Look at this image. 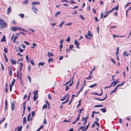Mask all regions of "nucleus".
Segmentation results:
<instances>
[{
  "instance_id": "680f3d73",
  "label": "nucleus",
  "mask_w": 131,
  "mask_h": 131,
  "mask_svg": "<svg viewBox=\"0 0 131 131\" xmlns=\"http://www.w3.org/2000/svg\"><path fill=\"white\" fill-rule=\"evenodd\" d=\"M66 41H68V42H69L70 41V37L68 36L67 39L66 40Z\"/></svg>"
},
{
  "instance_id": "e433bc0d",
  "label": "nucleus",
  "mask_w": 131,
  "mask_h": 131,
  "mask_svg": "<svg viewBox=\"0 0 131 131\" xmlns=\"http://www.w3.org/2000/svg\"><path fill=\"white\" fill-rule=\"evenodd\" d=\"M44 64V62H39L38 64V66H39V65H41L42 66H43Z\"/></svg>"
},
{
  "instance_id": "4468645a",
  "label": "nucleus",
  "mask_w": 131,
  "mask_h": 131,
  "mask_svg": "<svg viewBox=\"0 0 131 131\" xmlns=\"http://www.w3.org/2000/svg\"><path fill=\"white\" fill-rule=\"evenodd\" d=\"M31 4L32 5H39L40 4V3L38 2H32Z\"/></svg>"
},
{
  "instance_id": "774afa93",
  "label": "nucleus",
  "mask_w": 131,
  "mask_h": 131,
  "mask_svg": "<svg viewBox=\"0 0 131 131\" xmlns=\"http://www.w3.org/2000/svg\"><path fill=\"white\" fill-rule=\"evenodd\" d=\"M69 87L68 86H66V91H67L69 89Z\"/></svg>"
},
{
  "instance_id": "dca6fc26",
  "label": "nucleus",
  "mask_w": 131,
  "mask_h": 131,
  "mask_svg": "<svg viewBox=\"0 0 131 131\" xmlns=\"http://www.w3.org/2000/svg\"><path fill=\"white\" fill-rule=\"evenodd\" d=\"M11 10V7L10 6H9L8 8L7 11V14L8 15H9L10 14V13Z\"/></svg>"
},
{
  "instance_id": "4c0bfd02",
  "label": "nucleus",
  "mask_w": 131,
  "mask_h": 131,
  "mask_svg": "<svg viewBox=\"0 0 131 131\" xmlns=\"http://www.w3.org/2000/svg\"><path fill=\"white\" fill-rule=\"evenodd\" d=\"M71 78L70 81H69L66 82L64 84H63V85L64 86L67 85L68 83H69L71 82Z\"/></svg>"
},
{
  "instance_id": "37998d69",
  "label": "nucleus",
  "mask_w": 131,
  "mask_h": 131,
  "mask_svg": "<svg viewBox=\"0 0 131 131\" xmlns=\"http://www.w3.org/2000/svg\"><path fill=\"white\" fill-rule=\"evenodd\" d=\"M18 48L19 49V51L20 52H22L24 51V50L21 49L20 47H18Z\"/></svg>"
},
{
  "instance_id": "4be33fe9",
  "label": "nucleus",
  "mask_w": 131,
  "mask_h": 131,
  "mask_svg": "<svg viewBox=\"0 0 131 131\" xmlns=\"http://www.w3.org/2000/svg\"><path fill=\"white\" fill-rule=\"evenodd\" d=\"M72 99H71V100L69 102V104H68V105H70L71 103L72 102V101L73 99V96H76V95H74V94H72Z\"/></svg>"
},
{
  "instance_id": "49530a36",
  "label": "nucleus",
  "mask_w": 131,
  "mask_h": 131,
  "mask_svg": "<svg viewBox=\"0 0 131 131\" xmlns=\"http://www.w3.org/2000/svg\"><path fill=\"white\" fill-rule=\"evenodd\" d=\"M92 76L91 75H90L88 77H86L85 78V79H91L92 78Z\"/></svg>"
},
{
  "instance_id": "0e129e2a",
  "label": "nucleus",
  "mask_w": 131,
  "mask_h": 131,
  "mask_svg": "<svg viewBox=\"0 0 131 131\" xmlns=\"http://www.w3.org/2000/svg\"><path fill=\"white\" fill-rule=\"evenodd\" d=\"M111 61L113 62V63H114V64H115V61L113 60V59H112L111 58Z\"/></svg>"
},
{
  "instance_id": "7ed1b4c3",
  "label": "nucleus",
  "mask_w": 131,
  "mask_h": 131,
  "mask_svg": "<svg viewBox=\"0 0 131 131\" xmlns=\"http://www.w3.org/2000/svg\"><path fill=\"white\" fill-rule=\"evenodd\" d=\"M85 127V126L80 127L79 129H81L82 131H86L88 129V126H86V128H84Z\"/></svg>"
},
{
  "instance_id": "a211bd4d",
  "label": "nucleus",
  "mask_w": 131,
  "mask_h": 131,
  "mask_svg": "<svg viewBox=\"0 0 131 131\" xmlns=\"http://www.w3.org/2000/svg\"><path fill=\"white\" fill-rule=\"evenodd\" d=\"M17 30L19 31L22 30L24 31L25 32H26L27 31L25 29H24L20 27H17Z\"/></svg>"
},
{
  "instance_id": "a878e982",
  "label": "nucleus",
  "mask_w": 131,
  "mask_h": 131,
  "mask_svg": "<svg viewBox=\"0 0 131 131\" xmlns=\"http://www.w3.org/2000/svg\"><path fill=\"white\" fill-rule=\"evenodd\" d=\"M31 116V115L30 113H29V114L28 115L27 117V120L28 121H29L30 120V118Z\"/></svg>"
},
{
  "instance_id": "9b49d317",
  "label": "nucleus",
  "mask_w": 131,
  "mask_h": 131,
  "mask_svg": "<svg viewBox=\"0 0 131 131\" xmlns=\"http://www.w3.org/2000/svg\"><path fill=\"white\" fill-rule=\"evenodd\" d=\"M123 55L124 56H128L129 55H130V54L127 52L126 51H125L123 53Z\"/></svg>"
},
{
  "instance_id": "ea45409f",
  "label": "nucleus",
  "mask_w": 131,
  "mask_h": 131,
  "mask_svg": "<svg viewBox=\"0 0 131 131\" xmlns=\"http://www.w3.org/2000/svg\"><path fill=\"white\" fill-rule=\"evenodd\" d=\"M4 52L6 53H7L8 52V49L5 47L4 48Z\"/></svg>"
},
{
  "instance_id": "f257e3e1",
  "label": "nucleus",
  "mask_w": 131,
  "mask_h": 131,
  "mask_svg": "<svg viewBox=\"0 0 131 131\" xmlns=\"http://www.w3.org/2000/svg\"><path fill=\"white\" fill-rule=\"evenodd\" d=\"M7 26V23L5 22L4 20L0 19V28L3 29L6 28Z\"/></svg>"
},
{
  "instance_id": "a18cd8bd",
  "label": "nucleus",
  "mask_w": 131,
  "mask_h": 131,
  "mask_svg": "<svg viewBox=\"0 0 131 131\" xmlns=\"http://www.w3.org/2000/svg\"><path fill=\"white\" fill-rule=\"evenodd\" d=\"M108 14V12H106V14L105 15H104V16H103V18H106L108 15V14Z\"/></svg>"
},
{
  "instance_id": "338daca9",
  "label": "nucleus",
  "mask_w": 131,
  "mask_h": 131,
  "mask_svg": "<svg viewBox=\"0 0 131 131\" xmlns=\"http://www.w3.org/2000/svg\"><path fill=\"white\" fill-rule=\"evenodd\" d=\"M4 58H5V60L7 62H8V59H7V57H4Z\"/></svg>"
},
{
  "instance_id": "393cba45",
  "label": "nucleus",
  "mask_w": 131,
  "mask_h": 131,
  "mask_svg": "<svg viewBox=\"0 0 131 131\" xmlns=\"http://www.w3.org/2000/svg\"><path fill=\"white\" fill-rule=\"evenodd\" d=\"M48 57L53 56L54 55L53 54L51 53L48 51Z\"/></svg>"
},
{
  "instance_id": "8fccbe9b",
  "label": "nucleus",
  "mask_w": 131,
  "mask_h": 131,
  "mask_svg": "<svg viewBox=\"0 0 131 131\" xmlns=\"http://www.w3.org/2000/svg\"><path fill=\"white\" fill-rule=\"evenodd\" d=\"M30 62L31 63V64L33 65H34V62L32 60H31L30 61Z\"/></svg>"
},
{
  "instance_id": "473e14b6",
  "label": "nucleus",
  "mask_w": 131,
  "mask_h": 131,
  "mask_svg": "<svg viewBox=\"0 0 131 131\" xmlns=\"http://www.w3.org/2000/svg\"><path fill=\"white\" fill-rule=\"evenodd\" d=\"M5 110H6V109L7 107V105H8V102L7 100H6L5 102Z\"/></svg>"
},
{
  "instance_id": "052dcab7",
  "label": "nucleus",
  "mask_w": 131,
  "mask_h": 131,
  "mask_svg": "<svg viewBox=\"0 0 131 131\" xmlns=\"http://www.w3.org/2000/svg\"><path fill=\"white\" fill-rule=\"evenodd\" d=\"M69 49H71L72 48H73L74 47L73 46V45H71L70 46H69Z\"/></svg>"
},
{
  "instance_id": "20e7f679",
  "label": "nucleus",
  "mask_w": 131,
  "mask_h": 131,
  "mask_svg": "<svg viewBox=\"0 0 131 131\" xmlns=\"http://www.w3.org/2000/svg\"><path fill=\"white\" fill-rule=\"evenodd\" d=\"M10 60L12 63L14 65L16 64L17 62L15 60H14L13 58H10Z\"/></svg>"
},
{
  "instance_id": "aec40b11",
  "label": "nucleus",
  "mask_w": 131,
  "mask_h": 131,
  "mask_svg": "<svg viewBox=\"0 0 131 131\" xmlns=\"http://www.w3.org/2000/svg\"><path fill=\"white\" fill-rule=\"evenodd\" d=\"M26 102L25 101L24 102V103L23 104V110H26Z\"/></svg>"
},
{
  "instance_id": "bb28decb",
  "label": "nucleus",
  "mask_w": 131,
  "mask_h": 131,
  "mask_svg": "<svg viewBox=\"0 0 131 131\" xmlns=\"http://www.w3.org/2000/svg\"><path fill=\"white\" fill-rule=\"evenodd\" d=\"M15 79H14L13 81H12L11 84V86H13L14 85V83H15Z\"/></svg>"
},
{
  "instance_id": "423d86ee",
  "label": "nucleus",
  "mask_w": 131,
  "mask_h": 131,
  "mask_svg": "<svg viewBox=\"0 0 131 131\" xmlns=\"http://www.w3.org/2000/svg\"><path fill=\"white\" fill-rule=\"evenodd\" d=\"M74 43L75 45H76L77 47L78 48H79V44L78 43V41L77 40H75L74 41Z\"/></svg>"
},
{
  "instance_id": "b1692460",
  "label": "nucleus",
  "mask_w": 131,
  "mask_h": 131,
  "mask_svg": "<svg viewBox=\"0 0 131 131\" xmlns=\"http://www.w3.org/2000/svg\"><path fill=\"white\" fill-rule=\"evenodd\" d=\"M118 79H117L116 80L115 82H114V85L113 86H114L117 83H118L119 82L118 81Z\"/></svg>"
},
{
  "instance_id": "2eb2a0df",
  "label": "nucleus",
  "mask_w": 131,
  "mask_h": 131,
  "mask_svg": "<svg viewBox=\"0 0 131 131\" xmlns=\"http://www.w3.org/2000/svg\"><path fill=\"white\" fill-rule=\"evenodd\" d=\"M5 38V36H3L1 40V41L3 42L6 41Z\"/></svg>"
},
{
  "instance_id": "f3484780",
  "label": "nucleus",
  "mask_w": 131,
  "mask_h": 131,
  "mask_svg": "<svg viewBox=\"0 0 131 131\" xmlns=\"http://www.w3.org/2000/svg\"><path fill=\"white\" fill-rule=\"evenodd\" d=\"M23 127L22 126H18L17 128V131H21L22 130V128Z\"/></svg>"
},
{
  "instance_id": "f03ea898",
  "label": "nucleus",
  "mask_w": 131,
  "mask_h": 131,
  "mask_svg": "<svg viewBox=\"0 0 131 131\" xmlns=\"http://www.w3.org/2000/svg\"><path fill=\"white\" fill-rule=\"evenodd\" d=\"M93 36L92 34H91L90 32V31L89 30L88 31L87 35H86L85 36V38L86 39H90V38L92 37Z\"/></svg>"
},
{
  "instance_id": "58836bf2",
  "label": "nucleus",
  "mask_w": 131,
  "mask_h": 131,
  "mask_svg": "<svg viewBox=\"0 0 131 131\" xmlns=\"http://www.w3.org/2000/svg\"><path fill=\"white\" fill-rule=\"evenodd\" d=\"M101 110L103 112L105 113L106 111V110L105 108H101Z\"/></svg>"
},
{
  "instance_id": "5701e85b",
  "label": "nucleus",
  "mask_w": 131,
  "mask_h": 131,
  "mask_svg": "<svg viewBox=\"0 0 131 131\" xmlns=\"http://www.w3.org/2000/svg\"><path fill=\"white\" fill-rule=\"evenodd\" d=\"M71 119L72 118H70L69 120H63V122H71Z\"/></svg>"
},
{
  "instance_id": "a19ab883",
  "label": "nucleus",
  "mask_w": 131,
  "mask_h": 131,
  "mask_svg": "<svg viewBox=\"0 0 131 131\" xmlns=\"http://www.w3.org/2000/svg\"><path fill=\"white\" fill-rule=\"evenodd\" d=\"M61 14V13L59 11L57 12H56V13L55 14V17H56L59 14Z\"/></svg>"
},
{
  "instance_id": "9d476101",
  "label": "nucleus",
  "mask_w": 131,
  "mask_h": 131,
  "mask_svg": "<svg viewBox=\"0 0 131 131\" xmlns=\"http://www.w3.org/2000/svg\"><path fill=\"white\" fill-rule=\"evenodd\" d=\"M23 63L22 62H20V68L19 69V72L21 71L22 69H23Z\"/></svg>"
},
{
  "instance_id": "412c9836",
  "label": "nucleus",
  "mask_w": 131,
  "mask_h": 131,
  "mask_svg": "<svg viewBox=\"0 0 131 131\" xmlns=\"http://www.w3.org/2000/svg\"><path fill=\"white\" fill-rule=\"evenodd\" d=\"M27 122L26 119V117H24L23 121V125H24L25 123H26Z\"/></svg>"
},
{
  "instance_id": "4d7b16f0",
  "label": "nucleus",
  "mask_w": 131,
  "mask_h": 131,
  "mask_svg": "<svg viewBox=\"0 0 131 131\" xmlns=\"http://www.w3.org/2000/svg\"><path fill=\"white\" fill-rule=\"evenodd\" d=\"M118 4L115 7V10H117L118 9Z\"/></svg>"
},
{
  "instance_id": "de8ad7c7",
  "label": "nucleus",
  "mask_w": 131,
  "mask_h": 131,
  "mask_svg": "<svg viewBox=\"0 0 131 131\" xmlns=\"http://www.w3.org/2000/svg\"><path fill=\"white\" fill-rule=\"evenodd\" d=\"M94 123L96 125H97V126L98 127H99V124L96 121H95L94 122Z\"/></svg>"
},
{
  "instance_id": "72a5a7b5",
  "label": "nucleus",
  "mask_w": 131,
  "mask_h": 131,
  "mask_svg": "<svg viewBox=\"0 0 131 131\" xmlns=\"http://www.w3.org/2000/svg\"><path fill=\"white\" fill-rule=\"evenodd\" d=\"M83 108H82V109H80L79 110V114H78V115H79V118H80V114L81 113V112L83 111Z\"/></svg>"
},
{
  "instance_id": "f8f14e48",
  "label": "nucleus",
  "mask_w": 131,
  "mask_h": 131,
  "mask_svg": "<svg viewBox=\"0 0 131 131\" xmlns=\"http://www.w3.org/2000/svg\"><path fill=\"white\" fill-rule=\"evenodd\" d=\"M38 95V93H36L34 94L33 97V100L34 101H35L36 100L38 97L36 95Z\"/></svg>"
},
{
  "instance_id": "1a4fd4ad",
  "label": "nucleus",
  "mask_w": 131,
  "mask_h": 131,
  "mask_svg": "<svg viewBox=\"0 0 131 131\" xmlns=\"http://www.w3.org/2000/svg\"><path fill=\"white\" fill-rule=\"evenodd\" d=\"M32 9H33L34 10H33V11L36 14L37 13V12L35 11L34 10H36L37 11H38V10L37 9V8L35 6H33L32 7Z\"/></svg>"
},
{
  "instance_id": "bf43d9fd",
  "label": "nucleus",
  "mask_w": 131,
  "mask_h": 131,
  "mask_svg": "<svg viewBox=\"0 0 131 131\" xmlns=\"http://www.w3.org/2000/svg\"><path fill=\"white\" fill-rule=\"evenodd\" d=\"M9 89L10 92H11L12 89V86H11V85L10 84L9 85Z\"/></svg>"
},
{
  "instance_id": "c85d7f7f",
  "label": "nucleus",
  "mask_w": 131,
  "mask_h": 131,
  "mask_svg": "<svg viewBox=\"0 0 131 131\" xmlns=\"http://www.w3.org/2000/svg\"><path fill=\"white\" fill-rule=\"evenodd\" d=\"M12 74V67H11L9 72V75L11 76Z\"/></svg>"
},
{
  "instance_id": "ddd939ff",
  "label": "nucleus",
  "mask_w": 131,
  "mask_h": 131,
  "mask_svg": "<svg viewBox=\"0 0 131 131\" xmlns=\"http://www.w3.org/2000/svg\"><path fill=\"white\" fill-rule=\"evenodd\" d=\"M79 115L77 117V118H76V119L75 120V121L72 123V124H75L77 122V121L79 120L80 118H79Z\"/></svg>"
},
{
  "instance_id": "e2e57ef3",
  "label": "nucleus",
  "mask_w": 131,
  "mask_h": 131,
  "mask_svg": "<svg viewBox=\"0 0 131 131\" xmlns=\"http://www.w3.org/2000/svg\"><path fill=\"white\" fill-rule=\"evenodd\" d=\"M1 66L2 68V69L4 71V67L3 66V65L2 63L1 64Z\"/></svg>"
},
{
  "instance_id": "3c124183",
  "label": "nucleus",
  "mask_w": 131,
  "mask_h": 131,
  "mask_svg": "<svg viewBox=\"0 0 131 131\" xmlns=\"http://www.w3.org/2000/svg\"><path fill=\"white\" fill-rule=\"evenodd\" d=\"M47 107V105L46 104H45L42 107L43 109L46 108Z\"/></svg>"
},
{
  "instance_id": "09e8293b",
  "label": "nucleus",
  "mask_w": 131,
  "mask_h": 131,
  "mask_svg": "<svg viewBox=\"0 0 131 131\" xmlns=\"http://www.w3.org/2000/svg\"><path fill=\"white\" fill-rule=\"evenodd\" d=\"M79 103L77 105V107H78L80 105L81 103V100H80L79 101Z\"/></svg>"
},
{
  "instance_id": "603ef678",
  "label": "nucleus",
  "mask_w": 131,
  "mask_h": 131,
  "mask_svg": "<svg viewBox=\"0 0 131 131\" xmlns=\"http://www.w3.org/2000/svg\"><path fill=\"white\" fill-rule=\"evenodd\" d=\"M28 78L29 80V82L30 83L31 82V79L30 77L28 75Z\"/></svg>"
},
{
  "instance_id": "6e6d98bb",
  "label": "nucleus",
  "mask_w": 131,
  "mask_h": 131,
  "mask_svg": "<svg viewBox=\"0 0 131 131\" xmlns=\"http://www.w3.org/2000/svg\"><path fill=\"white\" fill-rule=\"evenodd\" d=\"M116 90H115V89H114L112 91H111L110 93V95H111V94L113 93H114L115 92H116Z\"/></svg>"
},
{
  "instance_id": "c03bdc74",
  "label": "nucleus",
  "mask_w": 131,
  "mask_h": 131,
  "mask_svg": "<svg viewBox=\"0 0 131 131\" xmlns=\"http://www.w3.org/2000/svg\"><path fill=\"white\" fill-rule=\"evenodd\" d=\"M65 21H63L61 23V24L60 25H59V27H61L62 26L64 23Z\"/></svg>"
},
{
  "instance_id": "6e6552de",
  "label": "nucleus",
  "mask_w": 131,
  "mask_h": 131,
  "mask_svg": "<svg viewBox=\"0 0 131 131\" xmlns=\"http://www.w3.org/2000/svg\"><path fill=\"white\" fill-rule=\"evenodd\" d=\"M11 109L12 111L14 110L15 109V105L14 102H12L11 105Z\"/></svg>"
},
{
  "instance_id": "79ce46f5",
  "label": "nucleus",
  "mask_w": 131,
  "mask_h": 131,
  "mask_svg": "<svg viewBox=\"0 0 131 131\" xmlns=\"http://www.w3.org/2000/svg\"><path fill=\"white\" fill-rule=\"evenodd\" d=\"M28 0H26L23 3V4H26L28 3Z\"/></svg>"
},
{
  "instance_id": "39448f33",
  "label": "nucleus",
  "mask_w": 131,
  "mask_h": 131,
  "mask_svg": "<svg viewBox=\"0 0 131 131\" xmlns=\"http://www.w3.org/2000/svg\"><path fill=\"white\" fill-rule=\"evenodd\" d=\"M10 29L13 31H15L17 30V28L16 27H11L10 28Z\"/></svg>"
},
{
  "instance_id": "0eeeda50",
  "label": "nucleus",
  "mask_w": 131,
  "mask_h": 131,
  "mask_svg": "<svg viewBox=\"0 0 131 131\" xmlns=\"http://www.w3.org/2000/svg\"><path fill=\"white\" fill-rule=\"evenodd\" d=\"M107 96V94H106V95L105 97L102 99H99L97 98H95V99L97 100H99L100 101H104V100H105L106 99Z\"/></svg>"
},
{
  "instance_id": "5fc2aeb1",
  "label": "nucleus",
  "mask_w": 131,
  "mask_h": 131,
  "mask_svg": "<svg viewBox=\"0 0 131 131\" xmlns=\"http://www.w3.org/2000/svg\"><path fill=\"white\" fill-rule=\"evenodd\" d=\"M53 60L51 58H49L48 60V62L49 63H50V61H53Z\"/></svg>"
},
{
  "instance_id": "864d4df0",
  "label": "nucleus",
  "mask_w": 131,
  "mask_h": 131,
  "mask_svg": "<svg viewBox=\"0 0 131 131\" xmlns=\"http://www.w3.org/2000/svg\"><path fill=\"white\" fill-rule=\"evenodd\" d=\"M65 2L66 3H69V2L68 1V0H62L61 1V2Z\"/></svg>"
},
{
  "instance_id": "c756f323",
  "label": "nucleus",
  "mask_w": 131,
  "mask_h": 131,
  "mask_svg": "<svg viewBox=\"0 0 131 131\" xmlns=\"http://www.w3.org/2000/svg\"><path fill=\"white\" fill-rule=\"evenodd\" d=\"M67 97V96L65 95L64 96H63L62 99H60V100L61 101H64Z\"/></svg>"
},
{
  "instance_id": "7c9ffc66",
  "label": "nucleus",
  "mask_w": 131,
  "mask_h": 131,
  "mask_svg": "<svg viewBox=\"0 0 131 131\" xmlns=\"http://www.w3.org/2000/svg\"><path fill=\"white\" fill-rule=\"evenodd\" d=\"M21 34H22L24 35H26V34L24 32H20L19 33L16 34V35H18Z\"/></svg>"
},
{
  "instance_id": "6ab92c4d",
  "label": "nucleus",
  "mask_w": 131,
  "mask_h": 131,
  "mask_svg": "<svg viewBox=\"0 0 131 131\" xmlns=\"http://www.w3.org/2000/svg\"><path fill=\"white\" fill-rule=\"evenodd\" d=\"M26 58L27 63L29 62L30 58L28 57V55H26Z\"/></svg>"
},
{
  "instance_id": "2f4dec72",
  "label": "nucleus",
  "mask_w": 131,
  "mask_h": 131,
  "mask_svg": "<svg viewBox=\"0 0 131 131\" xmlns=\"http://www.w3.org/2000/svg\"><path fill=\"white\" fill-rule=\"evenodd\" d=\"M18 38V36H16L13 39V42L14 43L16 42V39Z\"/></svg>"
},
{
  "instance_id": "13d9d810",
  "label": "nucleus",
  "mask_w": 131,
  "mask_h": 131,
  "mask_svg": "<svg viewBox=\"0 0 131 131\" xmlns=\"http://www.w3.org/2000/svg\"><path fill=\"white\" fill-rule=\"evenodd\" d=\"M72 23H67L65 24L66 25H68L70 26L72 24Z\"/></svg>"
},
{
  "instance_id": "69168bd1",
  "label": "nucleus",
  "mask_w": 131,
  "mask_h": 131,
  "mask_svg": "<svg viewBox=\"0 0 131 131\" xmlns=\"http://www.w3.org/2000/svg\"><path fill=\"white\" fill-rule=\"evenodd\" d=\"M31 107L30 106L27 107V110H28V112H29L30 111V109H31Z\"/></svg>"
},
{
  "instance_id": "c9c22d12",
  "label": "nucleus",
  "mask_w": 131,
  "mask_h": 131,
  "mask_svg": "<svg viewBox=\"0 0 131 131\" xmlns=\"http://www.w3.org/2000/svg\"><path fill=\"white\" fill-rule=\"evenodd\" d=\"M19 16L22 18H23L24 17V15L23 14H19Z\"/></svg>"
},
{
  "instance_id": "cd10ccee",
  "label": "nucleus",
  "mask_w": 131,
  "mask_h": 131,
  "mask_svg": "<svg viewBox=\"0 0 131 131\" xmlns=\"http://www.w3.org/2000/svg\"><path fill=\"white\" fill-rule=\"evenodd\" d=\"M97 85V84L95 83V84H92L91 85H90L89 86V87L90 88H92L94 86H96Z\"/></svg>"
},
{
  "instance_id": "f704fd0d",
  "label": "nucleus",
  "mask_w": 131,
  "mask_h": 131,
  "mask_svg": "<svg viewBox=\"0 0 131 131\" xmlns=\"http://www.w3.org/2000/svg\"><path fill=\"white\" fill-rule=\"evenodd\" d=\"M103 106V105H95L94 106V107H102Z\"/></svg>"
}]
</instances>
